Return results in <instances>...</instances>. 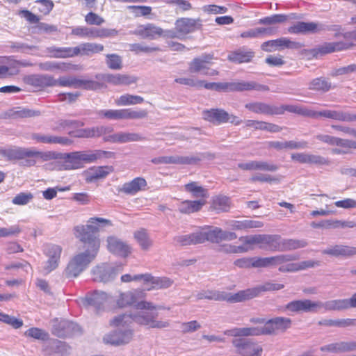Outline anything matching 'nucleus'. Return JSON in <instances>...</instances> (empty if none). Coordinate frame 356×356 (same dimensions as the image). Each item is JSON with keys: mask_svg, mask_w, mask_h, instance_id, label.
Returning <instances> with one entry per match:
<instances>
[{"mask_svg": "<svg viewBox=\"0 0 356 356\" xmlns=\"http://www.w3.org/2000/svg\"><path fill=\"white\" fill-rule=\"evenodd\" d=\"M153 311L143 309L138 312L133 316L128 314H122L112 318L110 321V325L112 327H125L135 321L148 328L163 329L169 327L170 322L157 319L158 313Z\"/></svg>", "mask_w": 356, "mask_h": 356, "instance_id": "obj_1", "label": "nucleus"}, {"mask_svg": "<svg viewBox=\"0 0 356 356\" xmlns=\"http://www.w3.org/2000/svg\"><path fill=\"white\" fill-rule=\"evenodd\" d=\"M298 259L296 254H280L270 257H257V268H265L280 266L279 270L282 273L296 272L309 268L318 266V261L307 260L298 263H287Z\"/></svg>", "mask_w": 356, "mask_h": 356, "instance_id": "obj_2", "label": "nucleus"}, {"mask_svg": "<svg viewBox=\"0 0 356 356\" xmlns=\"http://www.w3.org/2000/svg\"><path fill=\"white\" fill-rule=\"evenodd\" d=\"M145 297V293L141 289H135L122 292L119 291L115 298L113 297V305L119 308H123L131 305L139 310H157L164 307L157 306L152 302L140 300Z\"/></svg>", "mask_w": 356, "mask_h": 356, "instance_id": "obj_3", "label": "nucleus"}, {"mask_svg": "<svg viewBox=\"0 0 356 356\" xmlns=\"http://www.w3.org/2000/svg\"><path fill=\"white\" fill-rule=\"evenodd\" d=\"M97 253V245H95L92 249H85L83 252L74 254L65 270V276L68 278L79 276L95 259Z\"/></svg>", "mask_w": 356, "mask_h": 356, "instance_id": "obj_4", "label": "nucleus"}, {"mask_svg": "<svg viewBox=\"0 0 356 356\" xmlns=\"http://www.w3.org/2000/svg\"><path fill=\"white\" fill-rule=\"evenodd\" d=\"M104 48L101 44L85 42L74 47H51L48 50L54 57L69 58L79 55L91 56L102 51Z\"/></svg>", "mask_w": 356, "mask_h": 356, "instance_id": "obj_5", "label": "nucleus"}, {"mask_svg": "<svg viewBox=\"0 0 356 356\" xmlns=\"http://www.w3.org/2000/svg\"><path fill=\"white\" fill-rule=\"evenodd\" d=\"M201 83L197 88H204L208 90H219L220 89H229L234 91H244V90H257V91H268V87L265 85L257 83L254 81H241L232 83H207L204 81L199 80Z\"/></svg>", "mask_w": 356, "mask_h": 356, "instance_id": "obj_6", "label": "nucleus"}, {"mask_svg": "<svg viewBox=\"0 0 356 356\" xmlns=\"http://www.w3.org/2000/svg\"><path fill=\"white\" fill-rule=\"evenodd\" d=\"M99 229L94 225L81 224L74 227V234L78 239L84 243L85 249H92L97 245V252L100 247V241L98 238Z\"/></svg>", "mask_w": 356, "mask_h": 356, "instance_id": "obj_7", "label": "nucleus"}, {"mask_svg": "<svg viewBox=\"0 0 356 356\" xmlns=\"http://www.w3.org/2000/svg\"><path fill=\"white\" fill-rule=\"evenodd\" d=\"M122 270L123 264L120 263H102L92 268L91 274L94 281L107 283L113 281Z\"/></svg>", "mask_w": 356, "mask_h": 356, "instance_id": "obj_8", "label": "nucleus"}, {"mask_svg": "<svg viewBox=\"0 0 356 356\" xmlns=\"http://www.w3.org/2000/svg\"><path fill=\"white\" fill-rule=\"evenodd\" d=\"M284 287V285L282 284L266 282L254 288L240 291L234 293L230 300L232 302H242L257 297L261 292L279 291Z\"/></svg>", "mask_w": 356, "mask_h": 356, "instance_id": "obj_9", "label": "nucleus"}, {"mask_svg": "<svg viewBox=\"0 0 356 356\" xmlns=\"http://www.w3.org/2000/svg\"><path fill=\"white\" fill-rule=\"evenodd\" d=\"M82 304L86 307H90L99 311L104 309L106 306L113 305V296L104 291L95 290L88 293L82 299Z\"/></svg>", "mask_w": 356, "mask_h": 356, "instance_id": "obj_10", "label": "nucleus"}, {"mask_svg": "<svg viewBox=\"0 0 356 356\" xmlns=\"http://www.w3.org/2000/svg\"><path fill=\"white\" fill-rule=\"evenodd\" d=\"M291 326V320L286 317H275L266 321L263 326H260L261 335H277L284 332Z\"/></svg>", "mask_w": 356, "mask_h": 356, "instance_id": "obj_11", "label": "nucleus"}, {"mask_svg": "<svg viewBox=\"0 0 356 356\" xmlns=\"http://www.w3.org/2000/svg\"><path fill=\"white\" fill-rule=\"evenodd\" d=\"M239 240L250 248V251L254 249V245H259L261 248H267L271 251H275L274 245H276L277 236L271 235H252L242 236Z\"/></svg>", "mask_w": 356, "mask_h": 356, "instance_id": "obj_12", "label": "nucleus"}, {"mask_svg": "<svg viewBox=\"0 0 356 356\" xmlns=\"http://www.w3.org/2000/svg\"><path fill=\"white\" fill-rule=\"evenodd\" d=\"M204 243L209 241L220 244L223 241H232L237 238V235L233 232L223 231L218 227H204L202 229Z\"/></svg>", "mask_w": 356, "mask_h": 356, "instance_id": "obj_13", "label": "nucleus"}, {"mask_svg": "<svg viewBox=\"0 0 356 356\" xmlns=\"http://www.w3.org/2000/svg\"><path fill=\"white\" fill-rule=\"evenodd\" d=\"M232 345L241 356H261L262 347L252 340L247 339H234Z\"/></svg>", "mask_w": 356, "mask_h": 356, "instance_id": "obj_14", "label": "nucleus"}, {"mask_svg": "<svg viewBox=\"0 0 356 356\" xmlns=\"http://www.w3.org/2000/svg\"><path fill=\"white\" fill-rule=\"evenodd\" d=\"M77 152L60 154V159L63 161H54L51 163L52 170H70L82 168V164Z\"/></svg>", "mask_w": 356, "mask_h": 356, "instance_id": "obj_15", "label": "nucleus"}, {"mask_svg": "<svg viewBox=\"0 0 356 356\" xmlns=\"http://www.w3.org/2000/svg\"><path fill=\"white\" fill-rule=\"evenodd\" d=\"M213 56L210 54L203 55L201 57L194 58L189 64V72L191 73H200L205 76H216L218 72L210 69L208 65L211 63Z\"/></svg>", "mask_w": 356, "mask_h": 356, "instance_id": "obj_16", "label": "nucleus"}, {"mask_svg": "<svg viewBox=\"0 0 356 356\" xmlns=\"http://www.w3.org/2000/svg\"><path fill=\"white\" fill-rule=\"evenodd\" d=\"M302 47V44L298 42L291 40L288 38H280L264 42L261 48L264 51L272 52L284 49H298Z\"/></svg>", "mask_w": 356, "mask_h": 356, "instance_id": "obj_17", "label": "nucleus"}, {"mask_svg": "<svg viewBox=\"0 0 356 356\" xmlns=\"http://www.w3.org/2000/svg\"><path fill=\"white\" fill-rule=\"evenodd\" d=\"M175 30L182 38L186 35L200 29L202 24L200 18L181 17L175 21Z\"/></svg>", "mask_w": 356, "mask_h": 356, "instance_id": "obj_18", "label": "nucleus"}, {"mask_svg": "<svg viewBox=\"0 0 356 356\" xmlns=\"http://www.w3.org/2000/svg\"><path fill=\"white\" fill-rule=\"evenodd\" d=\"M134 336L131 329L117 330L104 335L103 341L106 343L113 346H122L129 343Z\"/></svg>", "mask_w": 356, "mask_h": 356, "instance_id": "obj_19", "label": "nucleus"}, {"mask_svg": "<svg viewBox=\"0 0 356 356\" xmlns=\"http://www.w3.org/2000/svg\"><path fill=\"white\" fill-rule=\"evenodd\" d=\"M319 301H312L308 299L293 300L285 306V309L291 312H317L321 310Z\"/></svg>", "mask_w": 356, "mask_h": 356, "instance_id": "obj_20", "label": "nucleus"}, {"mask_svg": "<svg viewBox=\"0 0 356 356\" xmlns=\"http://www.w3.org/2000/svg\"><path fill=\"white\" fill-rule=\"evenodd\" d=\"M202 159V155H191V156H165L154 158L152 162L154 164H195L201 161Z\"/></svg>", "mask_w": 356, "mask_h": 356, "instance_id": "obj_21", "label": "nucleus"}, {"mask_svg": "<svg viewBox=\"0 0 356 356\" xmlns=\"http://www.w3.org/2000/svg\"><path fill=\"white\" fill-rule=\"evenodd\" d=\"M106 241L108 251L115 255L127 257L131 253V247L115 236H108Z\"/></svg>", "mask_w": 356, "mask_h": 356, "instance_id": "obj_22", "label": "nucleus"}, {"mask_svg": "<svg viewBox=\"0 0 356 356\" xmlns=\"http://www.w3.org/2000/svg\"><path fill=\"white\" fill-rule=\"evenodd\" d=\"M96 78L100 81L108 83L115 86H129L135 83L137 78L134 76L122 74H98Z\"/></svg>", "mask_w": 356, "mask_h": 356, "instance_id": "obj_23", "label": "nucleus"}, {"mask_svg": "<svg viewBox=\"0 0 356 356\" xmlns=\"http://www.w3.org/2000/svg\"><path fill=\"white\" fill-rule=\"evenodd\" d=\"M62 249L57 245H47L44 253L49 257L48 261L44 266V272L49 273L58 266Z\"/></svg>", "mask_w": 356, "mask_h": 356, "instance_id": "obj_24", "label": "nucleus"}, {"mask_svg": "<svg viewBox=\"0 0 356 356\" xmlns=\"http://www.w3.org/2000/svg\"><path fill=\"white\" fill-rule=\"evenodd\" d=\"M321 351L328 353H343L356 350L355 341H337L327 345L322 346L320 348Z\"/></svg>", "mask_w": 356, "mask_h": 356, "instance_id": "obj_25", "label": "nucleus"}, {"mask_svg": "<svg viewBox=\"0 0 356 356\" xmlns=\"http://www.w3.org/2000/svg\"><path fill=\"white\" fill-rule=\"evenodd\" d=\"M325 29V26L320 23L299 22L293 26H290L288 29V31L291 33H315Z\"/></svg>", "mask_w": 356, "mask_h": 356, "instance_id": "obj_26", "label": "nucleus"}, {"mask_svg": "<svg viewBox=\"0 0 356 356\" xmlns=\"http://www.w3.org/2000/svg\"><path fill=\"white\" fill-rule=\"evenodd\" d=\"M238 168L243 170H262L275 172L278 166L273 163L264 161H249L245 163H240Z\"/></svg>", "mask_w": 356, "mask_h": 356, "instance_id": "obj_27", "label": "nucleus"}, {"mask_svg": "<svg viewBox=\"0 0 356 356\" xmlns=\"http://www.w3.org/2000/svg\"><path fill=\"white\" fill-rule=\"evenodd\" d=\"M245 107L250 111L257 114L264 115H280L282 109L277 108V106H271L263 102H251L246 104Z\"/></svg>", "mask_w": 356, "mask_h": 356, "instance_id": "obj_28", "label": "nucleus"}, {"mask_svg": "<svg viewBox=\"0 0 356 356\" xmlns=\"http://www.w3.org/2000/svg\"><path fill=\"white\" fill-rule=\"evenodd\" d=\"M81 163H92L102 158H113L115 153L113 152L95 150V151H79L77 152Z\"/></svg>", "mask_w": 356, "mask_h": 356, "instance_id": "obj_29", "label": "nucleus"}, {"mask_svg": "<svg viewBox=\"0 0 356 356\" xmlns=\"http://www.w3.org/2000/svg\"><path fill=\"white\" fill-rule=\"evenodd\" d=\"M147 184L144 178L136 177L130 181L125 182L118 191L127 195H134L139 191H145Z\"/></svg>", "mask_w": 356, "mask_h": 356, "instance_id": "obj_30", "label": "nucleus"}, {"mask_svg": "<svg viewBox=\"0 0 356 356\" xmlns=\"http://www.w3.org/2000/svg\"><path fill=\"white\" fill-rule=\"evenodd\" d=\"M316 138L331 146L356 148V142L348 139H343L327 134H318L316 136Z\"/></svg>", "mask_w": 356, "mask_h": 356, "instance_id": "obj_31", "label": "nucleus"}, {"mask_svg": "<svg viewBox=\"0 0 356 356\" xmlns=\"http://www.w3.org/2000/svg\"><path fill=\"white\" fill-rule=\"evenodd\" d=\"M134 33L144 38L156 39L163 34V30L154 24H147L139 26Z\"/></svg>", "mask_w": 356, "mask_h": 356, "instance_id": "obj_32", "label": "nucleus"}, {"mask_svg": "<svg viewBox=\"0 0 356 356\" xmlns=\"http://www.w3.org/2000/svg\"><path fill=\"white\" fill-rule=\"evenodd\" d=\"M113 171V168L109 165L91 168L86 172V180L87 182H92L106 177Z\"/></svg>", "mask_w": 356, "mask_h": 356, "instance_id": "obj_33", "label": "nucleus"}, {"mask_svg": "<svg viewBox=\"0 0 356 356\" xmlns=\"http://www.w3.org/2000/svg\"><path fill=\"white\" fill-rule=\"evenodd\" d=\"M113 131V128L108 126L95 127L78 131L76 136L79 138L99 137L106 134H111Z\"/></svg>", "mask_w": 356, "mask_h": 356, "instance_id": "obj_34", "label": "nucleus"}, {"mask_svg": "<svg viewBox=\"0 0 356 356\" xmlns=\"http://www.w3.org/2000/svg\"><path fill=\"white\" fill-rule=\"evenodd\" d=\"M223 334L230 337H250V336H260V326L250 327H234L229 330H226Z\"/></svg>", "mask_w": 356, "mask_h": 356, "instance_id": "obj_35", "label": "nucleus"}, {"mask_svg": "<svg viewBox=\"0 0 356 356\" xmlns=\"http://www.w3.org/2000/svg\"><path fill=\"white\" fill-rule=\"evenodd\" d=\"M31 138L38 143H48V144H61L64 145H69L72 143V141L66 137L54 136L51 135H44L41 134H33Z\"/></svg>", "mask_w": 356, "mask_h": 356, "instance_id": "obj_36", "label": "nucleus"}, {"mask_svg": "<svg viewBox=\"0 0 356 356\" xmlns=\"http://www.w3.org/2000/svg\"><path fill=\"white\" fill-rule=\"evenodd\" d=\"M307 245V242L305 241L287 239L281 240L280 237L277 236V241L276 245H274L275 251H288L293 250L301 248H304Z\"/></svg>", "mask_w": 356, "mask_h": 356, "instance_id": "obj_37", "label": "nucleus"}, {"mask_svg": "<svg viewBox=\"0 0 356 356\" xmlns=\"http://www.w3.org/2000/svg\"><path fill=\"white\" fill-rule=\"evenodd\" d=\"M320 117L348 122V112L346 111L328 109L321 111H313L312 118H318Z\"/></svg>", "mask_w": 356, "mask_h": 356, "instance_id": "obj_38", "label": "nucleus"}, {"mask_svg": "<svg viewBox=\"0 0 356 356\" xmlns=\"http://www.w3.org/2000/svg\"><path fill=\"white\" fill-rule=\"evenodd\" d=\"M217 251L225 254H237L249 252L250 248L244 243L241 245H236L232 243L221 242L217 247Z\"/></svg>", "mask_w": 356, "mask_h": 356, "instance_id": "obj_39", "label": "nucleus"}, {"mask_svg": "<svg viewBox=\"0 0 356 356\" xmlns=\"http://www.w3.org/2000/svg\"><path fill=\"white\" fill-rule=\"evenodd\" d=\"M60 154L54 152H39L28 149L27 157L34 158V160H30L29 165H33L37 161H46L51 159H60Z\"/></svg>", "mask_w": 356, "mask_h": 356, "instance_id": "obj_40", "label": "nucleus"}, {"mask_svg": "<svg viewBox=\"0 0 356 356\" xmlns=\"http://www.w3.org/2000/svg\"><path fill=\"white\" fill-rule=\"evenodd\" d=\"M322 253L334 257L351 256L356 254V247L336 245L323 250Z\"/></svg>", "mask_w": 356, "mask_h": 356, "instance_id": "obj_41", "label": "nucleus"}, {"mask_svg": "<svg viewBox=\"0 0 356 356\" xmlns=\"http://www.w3.org/2000/svg\"><path fill=\"white\" fill-rule=\"evenodd\" d=\"M204 118L214 124L227 122L228 113L222 109H211L203 112Z\"/></svg>", "mask_w": 356, "mask_h": 356, "instance_id": "obj_42", "label": "nucleus"}, {"mask_svg": "<svg viewBox=\"0 0 356 356\" xmlns=\"http://www.w3.org/2000/svg\"><path fill=\"white\" fill-rule=\"evenodd\" d=\"M28 149L20 147L0 149V156L8 160L22 159L27 157Z\"/></svg>", "mask_w": 356, "mask_h": 356, "instance_id": "obj_43", "label": "nucleus"}, {"mask_svg": "<svg viewBox=\"0 0 356 356\" xmlns=\"http://www.w3.org/2000/svg\"><path fill=\"white\" fill-rule=\"evenodd\" d=\"M233 295L234 294L228 296L218 291H202L198 292L195 295V297L197 300L208 299L218 301L227 300L229 302H233L230 300Z\"/></svg>", "mask_w": 356, "mask_h": 356, "instance_id": "obj_44", "label": "nucleus"}, {"mask_svg": "<svg viewBox=\"0 0 356 356\" xmlns=\"http://www.w3.org/2000/svg\"><path fill=\"white\" fill-rule=\"evenodd\" d=\"M205 204L206 201L202 199L195 201L185 200L180 203L179 210L182 213L190 214L199 211Z\"/></svg>", "mask_w": 356, "mask_h": 356, "instance_id": "obj_45", "label": "nucleus"}, {"mask_svg": "<svg viewBox=\"0 0 356 356\" xmlns=\"http://www.w3.org/2000/svg\"><path fill=\"white\" fill-rule=\"evenodd\" d=\"M231 207L229 197L225 195H219L213 197L211 201V209L217 212H226Z\"/></svg>", "mask_w": 356, "mask_h": 356, "instance_id": "obj_46", "label": "nucleus"}, {"mask_svg": "<svg viewBox=\"0 0 356 356\" xmlns=\"http://www.w3.org/2000/svg\"><path fill=\"white\" fill-rule=\"evenodd\" d=\"M144 102L143 97L139 95H134L131 94H124L115 100L117 106H131L142 104Z\"/></svg>", "mask_w": 356, "mask_h": 356, "instance_id": "obj_47", "label": "nucleus"}, {"mask_svg": "<svg viewBox=\"0 0 356 356\" xmlns=\"http://www.w3.org/2000/svg\"><path fill=\"white\" fill-rule=\"evenodd\" d=\"M177 241L181 245H191L204 243L202 230L191 234L178 236Z\"/></svg>", "mask_w": 356, "mask_h": 356, "instance_id": "obj_48", "label": "nucleus"}, {"mask_svg": "<svg viewBox=\"0 0 356 356\" xmlns=\"http://www.w3.org/2000/svg\"><path fill=\"white\" fill-rule=\"evenodd\" d=\"M308 88L312 90L326 92L332 88V83L327 79L319 77L312 80Z\"/></svg>", "mask_w": 356, "mask_h": 356, "instance_id": "obj_49", "label": "nucleus"}, {"mask_svg": "<svg viewBox=\"0 0 356 356\" xmlns=\"http://www.w3.org/2000/svg\"><path fill=\"white\" fill-rule=\"evenodd\" d=\"M124 113V108L100 110L97 111L99 118L111 120H125Z\"/></svg>", "mask_w": 356, "mask_h": 356, "instance_id": "obj_50", "label": "nucleus"}, {"mask_svg": "<svg viewBox=\"0 0 356 356\" xmlns=\"http://www.w3.org/2000/svg\"><path fill=\"white\" fill-rule=\"evenodd\" d=\"M321 305V309H324L327 311L331 310H343L348 309L347 299L332 300L322 302L319 301Z\"/></svg>", "mask_w": 356, "mask_h": 356, "instance_id": "obj_51", "label": "nucleus"}, {"mask_svg": "<svg viewBox=\"0 0 356 356\" xmlns=\"http://www.w3.org/2000/svg\"><path fill=\"white\" fill-rule=\"evenodd\" d=\"M134 238L143 250H149L152 245V241L145 229H141L135 232Z\"/></svg>", "mask_w": 356, "mask_h": 356, "instance_id": "obj_52", "label": "nucleus"}, {"mask_svg": "<svg viewBox=\"0 0 356 356\" xmlns=\"http://www.w3.org/2000/svg\"><path fill=\"white\" fill-rule=\"evenodd\" d=\"M350 45L349 43L343 42H326L319 47V51L323 54H328L346 49Z\"/></svg>", "mask_w": 356, "mask_h": 356, "instance_id": "obj_53", "label": "nucleus"}, {"mask_svg": "<svg viewBox=\"0 0 356 356\" xmlns=\"http://www.w3.org/2000/svg\"><path fill=\"white\" fill-rule=\"evenodd\" d=\"M185 191L191 193L193 197H208L207 190L198 185L197 182H191L184 186Z\"/></svg>", "mask_w": 356, "mask_h": 356, "instance_id": "obj_54", "label": "nucleus"}, {"mask_svg": "<svg viewBox=\"0 0 356 356\" xmlns=\"http://www.w3.org/2000/svg\"><path fill=\"white\" fill-rule=\"evenodd\" d=\"M39 67L41 70L46 71L59 70L61 72H66L72 69V65L70 64L49 61L40 63Z\"/></svg>", "mask_w": 356, "mask_h": 356, "instance_id": "obj_55", "label": "nucleus"}, {"mask_svg": "<svg viewBox=\"0 0 356 356\" xmlns=\"http://www.w3.org/2000/svg\"><path fill=\"white\" fill-rule=\"evenodd\" d=\"M277 108L282 109V113L280 115L283 114L284 111H288L290 113H297L299 115H302L304 116L311 117L312 118V110L307 109L305 107L298 106V105H283Z\"/></svg>", "mask_w": 356, "mask_h": 356, "instance_id": "obj_56", "label": "nucleus"}, {"mask_svg": "<svg viewBox=\"0 0 356 356\" xmlns=\"http://www.w3.org/2000/svg\"><path fill=\"white\" fill-rule=\"evenodd\" d=\"M173 284V281L166 277H154L152 286L147 288V290L167 289L170 287Z\"/></svg>", "mask_w": 356, "mask_h": 356, "instance_id": "obj_57", "label": "nucleus"}, {"mask_svg": "<svg viewBox=\"0 0 356 356\" xmlns=\"http://www.w3.org/2000/svg\"><path fill=\"white\" fill-rule=\"evenodd\" d=\"M125 120H141L146 118L148 112L145 109L124 108Z\"/></svg>", "mask_w": 356, "mask_h": 356, "instance_id": "obj_58", "label": "nucleus"}, {"mask_svg": "<svg viewBox=\"0 0 356 356\" xmlns=\"http://www.w3.org/2000/svg\"><path fill=\"white\" fill-rule=\"evenodd\" d=\"M121 143L131 142H140L146 140V138L139 133L120 131Z\"/></svg>", "mask_w": 356, "mask_h": 356, "instance_id": "obj_59", "label": "nucleus"}, {"mask_svg": "<svg viewBox=\"0 0 356 356\" xmlns=\"http://www.w3.org/2000/svg\"><path fill=\"white\" fill-rule=\"evenodd\" d=\"M166 3L175 6L176 13L186 12L192 9L191 3L186 0H168Z\"/></svg>", "mask_w": 356, "mask_h": 356, "instance_id": "obj_60", "label": "nucleus"}, {"mask_svg": "<svg viewBox=\"0 0 356 356\" xmlns=\"http://www.w3.org/2000/svg\"><path fill=\"white\" fill-rule=\"evenodd\" d=\"M253 53L249 52H234L229 55L228 59L235 63H246L249 62L253 57Z\"/></svg>", "mask_w": 356, "mask_h": 356, "instance_id": "obj_61", "label": "nucleus"}, {"mask_svg": "<svg viewBox=\"0 0 356 356\" xmlns=\"http://www.w3.org/2000/svg\"><path fill=\"white\" fill-rule=\"evenodd\" d=\"M24 336L38 340L44 341L48 339V334L44 330L38 327H31L24 332Z\"/></svg>", "mask_w": 356, "mask_h": 356, "instance_id": "obj_62", "label": "nucleus"}, {"mask_svg": "<svg viewBox=\"0 0 356 356\" xmlns=\"http://www.w3.org/2000/svg\"><path fill=\"white\" fill-rule=\"evenodd\" d=\"M234 265L240 268H257V257H243L234 261Z\"/></svg>", "mask_w": 356, "mask_h": 356, "instance_id": "obj_63", "label": "nucleus"}, {"mask_svg": "<svg viewBox=\"0 0 356 356\" xmlns=\"http://www.w3.org/2000/svg\"><path fill=\"white\" fill-rule=\"evenodd\" d=\"M106 62L110 69L120 70L122 67V58L118 54H107Z\"/></svg>", "mask_w": 356, "mask_h": 356, "instance_id": "obj_64", "label": "nucleus"}]
</instances>
